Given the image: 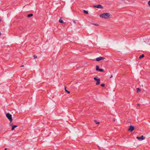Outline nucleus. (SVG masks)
Segmentation results:
<instances>
[{"mask_svg":"<svg viewBox=\"0 0 150 150\" xmlns=\"http://www.w3.org/2000/svg\"><path fill=\"white\" fill-rule=\"evenodd\" d=\"M134 129V127L133 126H131L129 127V129H128V131H130L131 132H132L133 131Z\"/></svg>","mask_w":150,"mask_h":150,"instance_id":"7","label":"nucleus"},{"mask_svg":"<svg viewBox=\"0 0 150 150\" xmlns=\"http://www.w3.org/2000/svg\"><path fill=\"white\" fill-rule=\"evenodd\" d=\"M6 116L10 121V122H11L13 120L12 118V115L9 113H7L6 114Z\"/></svg>","mask_w":150,"mask_h":150,"instance_id":"2","label":"nucleus"},{"mask_svg":"<svg viewBox=\"0 0 150 150\" xmlns=\"http://www.w3.org/2000/svg\"><path fill=\"white\" fill-rule=\"evenodd\" d=\"M21 67H23V65H22L21 66Z\"/></svg>","mask_w":150,"mask_h":150,"instance_id":"25","label":"nucleus"},{"mask_svg":"<svg viewBox=\"0 0 150 150\" xmlns=\"http://www.w3.org/2000/svg\"><path fill=\"white\" fill-rule=\"evenodd\" d=\"M94 24L96 26H98L99 25L98 24Z\"/></svg>","mask_w":150,"mask_h":150,"instance_id":"21","label":"nucleus"},{"mask_svg":"<svg viewBox=\"0 0 150 150\" xmlns=\"http://www.w3.org/2000/svg\"><path fill=\"white\" fill-rule=\"evenodd\" d=\"M105 84H102L101 85V86L102 87H104L105 86Z\"/></svg>","mask_w":150,"mask_h":150,"instance_id":"19","label":"nucleus"},{"mask_svg":"<svg viewBox=\"0 0 150 150\" xmlns=\"http://www.w3.org/2000/svg\"><path fill=\"white\" fill-rule=\"evenodd\" d=\"M11 122H10V125H12V123L11 124Z\"/></svg>","mask_w":150,"mask_h":150,"instance_id":"23","label":"nucleus"},{"mask_svg":"<svg viewBox=\"0 0 150 150\" xmlns=\"http://www.w3.org/2000/svg\"><path fill=\"white\" fill-rule=\"evenodd\" d=\"M98 71H101V72H103V70L102 69H99V70Z\"/></svg>","mask_w":150,"mask_h":150,"instance_id":"17","label":"nucleus"},{"mask_svg":"<svg viewBox=\"0 0 150 150\" xmlns=\"http://www.w3.org/2000/svg\"><path fill=\"white\" fill-rule=\"evenodd\" d=\"M17 127V126L16 125H15L13 126L12 127V129H11V130H13L15 128Z\"/></svg>","mask_w":150,"mask_h":150,"instance_id":"8","label":"nucleus"},{"mask_svg":"<svg viewBox=\"0 0 150 150\" xmlns=\"http://www.w3.org/2000/svg\"><path fill=\"white\" fill-rule=\"evenodd\" d=\"M1 20H0V22H1Z\"/></svg>","mask_w":150,"mask_h":150,"instance_id":"27","label":"nucleus"},{"mask_svg":"<svg viewBox=\"0 0 150 150\" xmlns=\"http://www.w3.org/2000/svg\"><path fill=\"white\" fill-rule=\"evenodd\" d=\"M59 22L61 23H64L63 21L61 19H59Z\"/></svg>","mask_w":150,"mask_h":150,"instance_id":"15","label":"nucleus"},{"mask_svg":"<svg viewBox=\"0 0 150 150\" xmlns=\"http://www.w3.org/2000/svg\"><path fill=\"white\" fill-rule=\"evenodd\" d=\"M94 79L97 81L96 83V85H98L100 83V79H97V77H94Z\"/></svg>","mask_w":150,"mask_h":150,"instance_id":"3","label":"nucleus"},{"mask_svg":"<svg viewBox=\"0 0 150 150\" xmlns=\"http://www.w3.org/2000/svg\"><path fill=\"white\" fill-rule=\"evenodd\" d=\"M137 93H139V92L141 91V90L139 88H137Z\"/></svg>","mask_w":150,"mask_h":150,"instance_id":"13","label":"nucleus"},{"mask_svg":"<svg viewBox=\"0 0 150 150\" xmlns=\"http://www.w3.org/2000/svg\"><path fill=\"white\" fill-rule=\"evenodd\" d=\"M112 77V75H111V76L110 77V78H111Z\"/></svg>","mask_w":150,"mask_h":150,"instance_id":"22","label":"nucleus"},{"mask_svg":"<svg viewBox=\"0 0 150 150\" xmlns=\"http://www.w3.org/2000/svg\"><path fill=\"white\" fill-rule=\"evenodd\" d=\"M104 59H105V58H103V57H100L97 58L96 59V60H95L94 59L93 61H100L101 60H103Z\"/></svg>","mask_w":150,"mask_h":150,"instance_id":"5","label":"nucleus"},{"mask_svg":"<svg viewBox=\"0 0 150 150\" xmlns=\"http://www.w3.org/2000/svg\"><path fill=\"white\" fill-rule=\"evenodd\" d=\"M33 16V14H30L29 15H28L27 16V17H30L32 16Z\"/></svg>","mask_w":150,"mask_h":150,"instance_id":"11","label":"nucleus"},{"mask_svg":"<svg viewBox=\"0 0 150 150\" xmlns=\"http://www.w3.org/2000/svg\"><path fill=\"white\" fill-rule=\"evenodd\" d=\"M94 121L96 123V124H99L100 123L99 122H97L96 120H94Z\"/></svg>","mask_w":150,"mask_h":150,"instance_id":"16","label":"nucleus"},{"mask_svg":"<svg viewBox=\"0 0 150 150\" xmlns=\"http://www.w3.org/2000/svg\"><path fill=\"white\" fill-rule=\"evenodd\" d=\"M111 16L110 14L109 13H104L100 15V17L105 19L110 18Z\"/></svg>","mask_w":150,"mask_h":150,"instance_id":"1","label":"nucleus"},{"mask_svg":"<svg viewBox=\"0 0 150 150\" xmlns=\"http://www.w3.org/2000/svg\"><path fill=\"white\" fill-rule=\"evenodd\" d=\"M83 11L84 12V13L86 14H88V12L87 11L85 10H83Z\"/></svg>","mask_w":150,"mask_h":150,"instance_id":"14","label":"nucleus"},{"mask_svg":"<svg viewBox=\"0 0 150 150\" xmlns=\"http://www.w3.org/2000/svg\"><path fill=\"white\" fill-rule=\"evenodd\" d=\"M33 57L35 59L37 58V56L35 55H34Z\"/></svg>","mask_w":150,"mask_h":150,"instance_id":"20","label":"nucleus"},{"mask_svg":"<svg viewBox=\"0 0 150 150\" xmlns=\"http://www.w3.org/2000/svg\"><path fill=\"white\" fill-rule=\"evenodd\" d=\"M144 57V54H143L140 56L139 57V59H141L142 58Z\"/></svg>","mask_w":150,"mask_h":150,"instance_id":"9","label":"nucleus"},{"mask_svg":"<svg viewBox=\"0 0 150 150\" xmlns=\"http://www.w3.org/2000/svg\"><path fill=\"white\" fill-rule=\"evenodd\" d=\"M65 92H67L68 93V94L70 93V91L67 90H66V88L65 87Z\"/></svg>","mask_w":150,"mask_h":150,"instance_id":"10","label":"nucleus"},{"mask_svg":"<svg viewBox=\"0 0 150 150\" xmlns=\"http://www.w3.org/2000/svg\"><path fill=\"white\" fill-rule=\"evenodd\" d=\"M145 137H144L143 136H142L140 137H137V138L139 141H142V140H144L145 139Z\"/></svg>","mask_w":150,"mask_h":150,"instance_id":"4","label":"nucleus"},{"mask_svg":"<svg viewBox=\"0 0 150 150\" xmlns=\"http://www.w3.org/2000/svg\"><path fill=\"white\" fill-rule=\"evenodd\" d=\"M137 105H138V106H139V104H137Z\"/></svg>","mask_w":150,"mask_h":150,"instance_id":"26","label":"nucleus"},{"mask_svg":"<svg viewBox=\"0 0 150 150\" xmlns=\"http://www.w3.org/2000/svg\"><path fill=\"white\" fill-rule=\"evenodd\" d=\"M96 71H98L99 70V67L98 66V65H97L96 66Z\"/></svg>","mask_w":150,"mask_h":150,"instance_id":"12","label":"nucleus"},{"mask_svg":"<svg viewBox=\"0 0 150 150\" xmlns=\"http://www.w3.org/2000/svg\"><path fill=\"white\" fill-rule=\"evenodd\" d=\"M74 23H75V24H76V23L75 22V21H74Z\"/></svg>","mask_w":150,"mask_h":150,"instance_id":"24","label":"nucleus"},{"mask_svg":"<svg viewBox=\"0 0 150 150\" xmlns=\"http://www.w3.org/2000/svg\"><path fill=\"white\" fill-rule=\"evenodd\" d=\"M6 149H5V150H6Z\"/></svg>","mask_w":150,"mask_h":150,"instance_id":"28","label":"nucleus"},{"mask_svg":"<svg viewBox=\"0 0 150 150\" xmlns=\"http://www.w3.org/2000/svg\"><path fill=\"white\" fill-rule=\"evenodd\" d=\"M148 4L149 7H150V0L148 1Z\"/></svg>","mask_w":150,"mask_h":150,"instance_id":"18","label":"nucleus"},{"mask_svg":"<svg viewBox=\"0 0 150 150\" xmlns=\"http://www.w3.org/2000/svg\"><path fill=\"white\" fill-rule=\"evenodd\" d=\"M93 7L97 8H102L103 6L101 5H95L93 6Z\"/></svg>","mask_w":150,"mask_h":150,"instance_id":"6","label":"nucleus"}]
</instances>
